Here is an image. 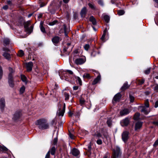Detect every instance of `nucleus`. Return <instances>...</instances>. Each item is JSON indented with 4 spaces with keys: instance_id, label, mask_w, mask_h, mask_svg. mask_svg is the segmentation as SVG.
<instances>
[{
    "instance_id": "f257e3e1",
    "label": "nucleus",
    "mask_w": 158,
    "mask_h": 158,
    "mask_svg": "<svg viewBox=\"0 0 158 158\" xmlns=\"http://www.w3.org/2000/svg\"><path fill=\"white\" fill-rule=\"evenodd\" d=\"M35 124L38 126V128L41 130H44L49 128L48 123L45 119H40L37 121Z\"/></svg>"
},
{
    "instance_id": "f03ea898",
    "label": "nucleus",
    "mask_w": 158,
    "mask_h": 158,
    "mask_svg": "<svg viewBox=\"0 0 158 158\" xmlns=\"http://www.w3.org/2000/svg\"><path fill=\"white\" fill-rule=\"evenodd\" d=\"M148 99H147L145 102L144 105L139 106L138 109L140 110V111L142 113L144 114L147 115L148 113Z\"/></svg>"
},
{
    "instance_id": "7ed1b4c3",
    "label": "nucleus",
    "mask_w": 158,
    "mask_h": 158,
    "mask_svg": "<svg viewBox=\"0 0 158 158\" xmlns=\"http://www.w3.org/2000/svg\"><path fill=\"white\" fill-rule=\"evenodd\" d=\"M22 113L20 110L16 111L13 115L12 119L14 122H17L19 121L22 117Z\"/></svg>"
},
{
    "instance_id": "20e7f679",
    "label": "nucleus",
    "mask_w": 158,
    "mask_h": 158,
    "mask_svg": "<svg viewBox=\"0 0 158 158\" xmlns=\"http://www.w3.org/2000/svg\"><path fill=\"white\" fill-rule=\"evenodd\" d=\"M121 155L120 149L118 148H116L115 150H113L111 158H118Z\"/></svg>"
},
{
    "instance_id": "39448f33",
    "label": "nucleus",
    "mask_w": 158,
    "mask_h": 158,
    "mask_svg": "<svg viewBox=\"0 0 158 158\" xmlns=\"http://www.w3.org/2000/svg\"><path fill=\"white\" fill-rule=\"evenodd\" d=\"M30 24V21H27L26 22H24L23 23L25 31L29 34H31L32 32L33 28V26H31L30 28L28 27Z\"/></svg>"
},
{
    "instance_id": "423d86ee",
    "label": "nucleus",
    "mask_w": 158,
    "mask_h": 158,
    "mask_svg": "<svg viewBox=\"0 0 158 158\" xmlns=\"http://www.w3.org/2000/svg\"><path fill=\"white\" fill-rule=\"evenodd\" d=\"M130 133L127 131H124L122 134V138L123 140L126 143L129 138Z\"/></svg>"
},
{
    "instance_id": "0eeeda50",
    "label": "nucleus",
    "mask_w": 158,
    "mask_h": 158,
    "mask_svg": "<svg viewBox=\"0 0 158 158\" xmlns=\"http://www.w3.org/2000/svg\"><path fill=\"white\" fill-rule=\"evenodd\" d=\"M62 105L60 103L58 104V108L59 112L58 113V115L59 116H63L64 115V113L65 110V103L64 104V106L62 110H61V107Z\"/></svg>"
},
{
    "instance_id": "6e6552de",
    "label": "nucleus",
    "mask_w": 158,
    "mask_h": 158,
    "mask_svg": "<svg viewBox=\"0 0 158 158\" xmlns=\"http://www.w3.org/2000/svg\"><path fill=\"white\" fill-rule=\"evenodd\" d=\"M130 123V119L128 118H126L122 120L121 122V124L123 127L127 126Z\"/></svg>"
},
{
    "instance_id": "1a4fd4ad",
    "label": "nucleus",
    "mask_w": 158,
    "mask_h": 158,
    "mask_svg": "<svg viewBox=\"0 0 158 158\" xmlns=\"http://www.w3.org/2000/svg\"><path fill=\"white\" fill-rule=\"evenodd\" d=\"M8 83L10 87L13 88L14 87L15 83L13 77H8Z\"/></svg>"
},
{
    "instance_id": "9d476101",
    "label": "nucleus",
    "mask_w": 158,
    "mask_h": 158,
    "mask_svg": "<svg viewBox=\"0 0 158 158\" xmlns=\"http://www.w3.org/2000/svg\"><path fill=\"white\" fill-rule=\"evenodd\" d=\"M122 96V95L120 93H118V94H116L114 96L113 98V102H119Z\"/></svg>"
},
{
    "instance_id": "9b49d317",
    "label": "nucleus",
    "mask_w": 158,
    "mask_h": 158,
    "mask_svg": "<svg viewBox=\"0 0 158 158\" xmlns=\"http://www.w3.org/2000/svg\"><path fill=\"white\" fill-rule=\"evenodd\" d=\"M27 71L28 72H31L32 70V68L33 66V63L32 62H30L26 63Z\"/></svg>"
},
{
    "instance_id": "f8f14e48",
    "label": "nucleus",
    "mask_w": 158,
    "mask_h": 158,
    "mask_svg": "<svg viewBox=\"0 0 158 158\" xmlns=\"http://www.w3.org/2000/svg\"><path fill=\"white\" fill-rule=\"evenodd\" d=\"M85 62V60L82 58H77L74 61L75 63L77 65L81 64Z\"/></svg>"
},
{
    "instance_id": "ddd939ff",
    "label": "nucleus",
    "mask_w": 158,
    "mask_h": 158,
    "mask_svg": "<svg viewBox=\"0 0 158 158\" xmlns=\"http://www.w3.org/2000/svg\"><path fill=\"white\" fill-rule=\"evenodd\" d=\"M5 106V99L3 98H2L0 100V108L2 111L4 110Z\"/></svg>"
},
{
    "instance_id": "4468645a",
    "label": "nucleus",
    "mask_w": 158,
    "mask_h": 158,
    "mask_svg": "<svg viewBox=\"0 0 158 158\" xmlns=\"http://www.w3.org/2000/svg\"><path fill=\"white\" fill-rule=\"evenodd\" d=\"M71 153L73 155L75 156H77L80 154L79 151L76 148H73L71 150Z\"/></svg>"
},
{
    "instance_id": "2eb2a0df",
    "label": "nucleus",
    "mask_w": 158,
    "mask_h": 158,
    "mask_svg": "<svg viewBox=\"0 0 158 158\" xmlns=\"http://www.w3.org/2000/svg\"><path fill=\"white\" fill-rule=\"evenodd\" d=\"M87 10L85 7H84L81 10L80 14L82 17H84L87 13Z\"/></svg>"
},
{
    "instance_id": "dca6fc26",
    "label": "nucleus",
    "mask_w": 158,
    "mask_h": 158,
    "mask_svg": "<svg viewBox=\"0 0 158 158\" xmlns=\"http://www.w3.org/2000/svg\"><path fill=\"white\" fill-rule=\"evenodd\" d=\"M142 125V123L140 122H137L136 123L135 125V130L137 131L141 128Z\"/></svg>"
},
{
    "instance_id": "f3484780",
    "label": "nucleus",
    "mask_w": 158,
    "mask_h": 158,
    "mask_svg": "<svg viewBox=\"0 0 158 158\" xmlns=\"http://www.w3.org/2000/svg\"><path fill=\"white\" fill-rule=\"evenodd\" d=\"M130 86V85H128L127 82H125L121 88V90L122 91H125L126 89H128Z\"/></svg>"
},
{
    "instance_id": "a211bd4d",
    "label": "nucleus",
    "mask_w": 158,
    "mask_h": 158,
    "mask_svg": "<svg viewBox=\"0 0 158 158\" xmlns=\"http://www.w3.org/2000/svg\"><path fill=\"white\" fill-rule=\"evenodd\" d=\"M60 39V38L59 36H56L52 38V41L54 44H57L59 42Z\"/></svg>"
},
{
    "instance_id": "6ab92c4d",
    "label": "nucleus",
    "mask_w": 158,
    "mask_h": 158,
    "mask_svg": "<svg viewBox=\"0 0 158 158\" xmlns=\"http://www.w3.org/2000/svg\"><path fill=\"white\" fill-rule=\"evenodd\" d=\"M129 113V110L128 109H125L120 111V114L121 116L127 114Z\"/></svg>"
},
{
    "instance_id": "aec40b11",
    "label": "nucleus",
    "mask_w": 158,
    "mask_h": 158,
    "mask_svg": "<svg viewBox=\"0 0 158 158\" xmlns=\"http://www.w3.org/2000/svg\"><path fill=\"white\" fill-rule=\"evenodd\" d=\"M89 21L92 22V24L94 25H97V21L96 19L93 16H91L89 19Z\"/></svg>"
},
{
    "instance_id": "412c9836",
    "label": "nucleus",
    "mask_w": 158,
    "mask_h": 158,
    "mask_svg": "<svg viewBox=\"0 0 158 158\" xmlns=\"http://www.w3.org/2000/svg\"><path fill=\"white\" fill-rule=\"evenodd\" d=\"M3 56L4 57L8 60H10L11 59V55H10L6 52H4L3 53Z\"/></svg>"
},
{
    "instance_id": "4be33fe9",
    "label": "nucleus",
    "mask_w": 158,
    "mask_h": 158,
    "mask_svg": "<svg viewBox=\"0 0 158 158\" xmlns=\"http://www.w3.org/2000/svg\"><path fill=\"white\" fill-rule=\"evenodd\" d=\"M140 114L139 112L136 113L134 115L133 119L137 121L139 120Z\"/></svg>"
},
{
    "instance_id": "5701e85b",
    "label": "nucleus",
    "mask_w": 158,
    "mask_h": 158,
    "mask_svg": "<svg viewBox=\"0 0 158 158\" xmlns=\"http://www.w3.org/2000/svg\"><path fill=\"white\" fill-rule=\"evenodd\" d=\"M8 69L9 71V73L8 77H13V73H15V71L12 68L10 67H9Z\"/></svg>"
},
{
    "instance_id": "b1692460",
    "label": "nucleus",
    "mask_w": 158,
    "mask_h": 158,
    "mask_svg": "<svg viewBox=\"0 0 158 158\" xmlns=\"http://www.w3.org/2000/svg\"><path fill=\"white\" fill-rule=\"evenodd\" d=\"M101 79V76L100 75H98L97 77L95 78L92 82V85H94L96 84Z\"/></svg>"
},
{
    "instance_id": "393cba45",
    "label": "nucleus",
    "mask_w": 158,
    "mask_h": 158,
    "mask_svg": "<svg viewBox=\"0 0 158 158\" xmlns=\"http://www.w3.org/2000/svg\"><path fill=\"white\" fill-rule=\"evenodd\" d=\"M3 43L4 45L5 46L8 45L10 43V40L8 38H5L3 39Z\"/></svg>"
},
{
    "instance_id": "a878e982",
    "label": "nucleus",
    "mask_w": 158,
    "mask_h": 158,
    "mask_svg": "<svg viewBox=\"0 0 158 158\" xmlns=\"http://www.w3.org/2000/svg\"><path fill=\"white\" fill-rule=\"evenodd\" d=\"M56 150V148L54 146H53L48 151L49 153L51 154L52 155H54L55 154Z\"/></svg>"
},
{
    "instance_id": "bb28decb",
    "label": "nucleus",
    "mask_w": 158,
    "mask_h": 158,
    "mask_svg": "<svg viewBox=\"0 0 158 158\" xmlns=\"http://www.w3.org/2000/svg\"><path fill=\"white\" fill-rule=\"evenodd\" d=\"M43 24L44 23L43 22L41 21L40 22V29L42 32L43 33H46L45 28L43 26Z\"/></svg>"
},
{
    "instance_id": "cd10ccee",
    "label": "nucleus",
    "mask_w": 158,
    "mask_h": 158,
    "mask_svg": "<svg viewBox=\"0 0 158 158\" xmlns=\"http://www.w3.org/2000/svg\"><path fill=\"white\" fill-rule=\"evenodd\" d=\"M8 151V149L3 145H0V151L6 152Z\"/></svg>"
},
{
    "instance_id": "c85d7f7f",
    "label": "nucleus",
    "mask_w": 158,
    "mask_h": 158,
    "mask_svg": "<svg viewBox=\"0 0 158 158\" xmlns=\"http://www.w3.org/2000/svg\"><path fill=\"white\" fill-rule=\"evenodd\" d=\"M91 143L88 145V149H87V152L88 153V156H89L91 154Z\"/></svg>"
},
{
    "instance_id": "c756f323",
    "label": "nucleus",
    "mask_w": 158,
    "mask_h": 158,
    "mask_svg": "<svg viewBox=\"0 0 158 158\" xmlns=\"http://www.w3.org/2000/svg\"><path fill=\"white\" fill-rule=\"evenodd\" d=\"M80 104L81 106L84 105L85 104V101L83 98L82 96H81V97L79 99Z\"/></svg>"
},
{
    "instance_id": "7c9ffc66",
    "label": "nucleus",
    "mask_w": 158,
    "mask_h": 158,
    "mask_svg": "<svg viewBox=\"0 0 158 158\" xmlns=\"http://www.w3.org/2000/svg\"><path fill=\"white\" fill-rule=\"evenodd\" d=\"M24 19L22 17H20L19 21H18V25L22 26V24L24 23Z\"/></svg>"
},
{
    "instance_id": "2f4dec72",
    "label": "nucleus",
    "mask_w": 158,
    "mask_h": 158,
    "mask_svg": "<svg viewBox=\"0 0 158 158\" xmlns=\"http://www.w3.org/2000/svg\"><path fill=\"white\" fill-rule=\"evenodd\" d=\"M112 121L111 120V118H109L107 119V120L106 122V123L107 124L108 127H111L112 123Z\"/></svg>"
},
{
    "instance_id": "473e14b6",
    "label": "nucleus",
    "mask_w": 158,
    "mask_h": 158,
    "mask_svg": "<svg viewBox=\"0 0 158 158\" xmlns=\"http://www.w3.org/2000/svg\"><path fill=\"white\" fill-rule=\"evenodd\" d=\"M103 19L106 22L108 23L110 20V17L108 15H105L103 17Z\"/></svg>"
},
{
    "instance_id": "72a5a7b5",
    "label": "nucleus",
    "mask_w": 158,
    "mask_h": 158,
    "mask_svg": "<svg viewBox=\"0 0 158 158\" xmlns=\"http://www.w3.org/2000/svg\"><path fill=\"white\" fill-rule=\"evenodd\" d=\"M24 55L23 51L21 50H19L17 54V55L20 57H22Z\"/></svg>"
},
{
    "instance_id": "f704fd0d",
    "label": "nucleus",
    "mask_w": 158,
    "mask_h": 158,
    "mask_svg": "<svg viewBox=\"0 0 158 158\" xmlns=\"http://www.w3.org/2000/svg\"><path fill=\"white\" fill-rule=\"evenodd\" d=\"M117 13L119 15H122L124 14L125 11L123 10H117Z\"/></svg>"
},
{
    "instance_id": "c9c22d12",
    "label": "nucleus",
    "mask_w": 158,
    "mask_h": 158,
    "mask_svg": "<svg viewBox=\"0 0 158 158\" xmlns=\"http://www.w3.org/2000/svg\"><path fill=\"white\" fill-rule=\"evenodd\" d=\"M21 79L24 82L27 83V78L26 76L23 75H21Z\"/></svg>"
},
{
    "instance_id": "e433bc0d",
    "label": "nucleus",
    "mask_w": 158,
    "mask_h": 158,
    "mask_svg": "<svg viewBox=\"0 0 158 158\" xmlns=\"http://www.w3.org/2000/svg\"><path fill=\"white\" fill-rule=\"evenodd\" d=\"M102 131V133L103 136L105 138H107L108 137V135L107 134L106 132V133L104 131V128H102L101 129Z\"/></svg>"
},
{
    "instance_id": "4c0bfd02",
    "label": "nucleus",
    "mask_w": 158,
    "mask_h": 158,
    "mask_svg": "<svg viewBox=\"0 0 158 158\" xmlns=\"http://www.w3.org/2000/svg\"><path fill=\"white\" fill-rule=\"evenodd\" d=\"M72 50V48H70V49H69V50H67L66 49V48H65V47H64L63 48V51L64 52H68V54H69V52H71Z\"/></svg>"
},
{
    "instance_id": "58836bf2",
    "label": "nucleus",
    "mask_w": 158,
    "mask_h": 158,
    "mask_svg": "<svg viewBox=\"0 0 158 158\" xmlns=\"http://www.w3.org/2000/svg\"><path fill=\"white\" fill-rule=\"evenodd\" d=\"M64 95L65 98V100L66 101L69 99V94L66 92H64Z\"/></svg>"
},
{
    "instance_id": "ea45409f",
    "label": "nucleus",
    "mask_w": 158,
    "mask_h": 158,
    "mask_svg": "<svg viewBox=\"0 0 158 158\" xmlns=\"http://www.w3.org/2000/svg\"><path fill=\"white\" fill-rule=\"evenodd\" d=\"M83 77L84 78H86L87 79H89L91 78V77L90 76L89 74V73H85L83 75Z\"/></svg>"
},
{
    "instance_id": "a19ab883",
    "label": "nucleus",
    "mask_w": 158,
    "mask_h": 158,
    "mask_svg": "<svg viewBox=\"0 0 158 158\" xmlns=\"http://www.w3.org/2000/svg\"><path fill=\"white\" fill-rule=\"evenodd\" d=\"M58 142V138L57 137H56L54 138L53 141V143L52 144V145H57V143Z\"/></svg>"
},
{
    "instance_id": "79ce46f5",
    "label": "nucleus",
    "mask_w": 158,
    "mask_h": 158,
    "mask_svg": "<svg viewBox=\"0 0 158 158\" xmlns=\"http://www.w3.org/2000/svg\"><path fill=\"white\" fill-rule=\"evenodd\" d=\"M25 88L24 86H22L20 89L19 92L20 94H23L25 90Z\"/></svg>"
},
{
    "instance_id": "37998d69",
    "label": "nucleus",
    "mask_w": 158,
    "mask_h": 158,
    "mask_svg": "<svg viewBox=\"0 0 158 158\" xmlns=\"http://www.w3.org/2000/svg\"><path fill=\"white\" fill-rule=\"evenodd\" d=\"M129 99L131 102L132 103L134 101L135 98L134 96L129 94Z\"/></svg>"
},
{
    "instance_id": "c03bdc74",
    "label": "nucleus",
    "mask_w": 158,
    "mask_h": 158,
    "mask_svg": "<svg viewBox=\"0 0 158 158\" xmlns=\"http://www.w3.org/2000/svg\"><path fill=\"white\" fill-rule=\"evenodd\" d=\"M3 74V71L2 69V66L0 65V80H1L2 78Z\"/></svg>"
},
{
    "instance_id": "a18cd8bd",
    "label": "nucleus",
    "mask_w": 158,
    "mask_h": 158,
    "mask_svg": "<svg viewBox=\"0 0 158 158\" xmlns=\"http://www.w3.org/2000/svg\"><path fill=\"white\" fill-rule=\"evenodd\" d=\"M144 82V80L143 79H142V80H138V83L139 85H142L143 84Z\"/></svg>"
},
{
    "instance_id": "49530a36",
    "label": "nucleus",
    "mask_w": 158,
    "mask_h": 158,
    "mask_svg": "<svg viewBox=\"0 0 158 158\" xmlns=\"http://www.w3.org/2000/svg\"><path fill=\"white\" fill-rule=\"evenodd\" d=\"M84 48L85 50L87 51L89 48V44H86L84 46Z\"/></svg>"
},
{
    "instance_id": "de8ad7c7",
    "label": "nucleus",
    "mask_w": 158,
    "mask_h": 158,
    "mask_svg": "<svg viewBox=\"0 0 158 158\" xmlns=\"http://www.w3.org/2000/svg\"><path fill=\"white\" fill-rule=\"evenodd\" d=\"M88 6H89V7L91 8L92 9H95V8L94 6V4H92L91 3H89L88 4Z\"/></svg>"
},
{
    "instance_id": "09e8293b",
    "label": "nucleus",
    "mask_w": 158,
    "mask_h": 158,
    "mask_svg": "<svg viewBox=\"0 0 158 158\" xmlns=\"http://www.w3.org/2000/svg\"><path fill=\"white\" fill-rule=\"evenodd\" d=\"M58 22V21L56 20H54L52 22L49 23V25L52 26L56 24Z\"/></svg>"
},
{
    "instance_id": "8fccbe9b",
    "label": "nucleus",
    "mask_w": 158,
    "mask_h": 158,
    "mask_svg": "<svg viewBox=\"0 0 158 158\" xmlns=\"http://www.w3.org/2000/svg\"><path fill=\"white\" fill-rule=\"evenodd\" d=\"M77 80L78 81L79 85H82V81L80 78L79 77H77Z\"/></svg>"
},
{
    "instance_id": "3c124183",
    "label": "nucleus",
    "mask_w": 158,
    "mask_h": 158,
    "mask_svg": "<svg viewBox=\"0 0 158 158\" xmlns=\"http://www.w3.org/2000/svg\"><path fill=\"white\" fill-rule=\"evenodd\" d=\"M97 137L98 138H103L102 137V135L101 133H100V132H97Z\"/></svg>"
},
{
    "instance_id": "603ef678",
    "label": "nucleus",
    "mask_w": 158,
    "mask_h": 158,
    "mask_svg": "<svg viewBox=\"0 0 158 158\" xmlns=\"http://www.w3.org/2000/svg\"><path fill=\"white\" fill-rule=\"evenodd\" d=\"M73 18L74 19H76L78 18V14L77 12H75L73 15Z\"/></svg>"
},
{
    "instance_id": "864d4df0",
    "label": "nucleus",
    "mask_w": 158,
    "mask_h": 158,
    "mask_svg": "<svg viewBox=\"0 0 158 158\" xmlns=\"http://www.w3.org/2000/svg\"><path fill=\"white\" fill-rule=\"evenodd\" d=\"M97 143L99 145H101L102 144V141L100 139H98L96 141Z\"/></svg>"
},
{
    "instance_id": "5fc2aeb1",
    "label": "nucleus",
    "mask_w": 158,
    "mask_h": 158,
    "mask_svg": "<svg viewBox=\"0 0 158 158\" xmlns=\"http://www.w3.org/2000/svg\"><path fill=\"white\" fill-rule=\"evenodd\" d=\"M154 90L156 92H158V84L155 85L154 88Z\"/></svg>"
},
{
    "instance_id": "6e6d98bb",
    "label": "nucleus",
    "mask_w": 158,
    "mask_h": 158,
    "mask_svg": "<svg viewBox=\"0 0 158 158\" xmlns=\"http://www.w3.org/2000/svg\"><path fill=\"white\" fill-rule=\"evenodd\" d=\"M158 145V139L153 144V146L156 147Z\"/></svg>"
},
{
    "instance_id": "4d7b16f0",
    "label": "nucleus",
    "mask_w": 158,
    "mask_h": 158,
    "mask_svg": "<svg viewBox=\"0 0 158 158\" xmlns=\"http://www.w3.org/2000/svg\"><path fill=\"white\" fill-rule=\"evenodd\" d=\"M69 136L71 139H74V135L71 134L70 132L69 133Z\"/></svg>"
},
{
    "instance_id": "13d9d810",
    "label": "nucleus",
    "mask_w": 158,
    "mask_h": 158,
    "mask_svg": "<svg viewBox=\"0 0 158 158\" xmlns=\"http://www.w3.org/2000/svg\"><path fill=\"white\" fill-rule=\"evenodd\" d=\"M50 153H49V152H48L47 154H46V156L45 157V158H50Z\"/></svg>"
},
{
    "instance_id": "bf43d9fd",
    "label": "nucleus",
    "mask_w": 158,
    "mask_h": 158,
    "mask_svg": "<svg viewBox=\"0 0 158 158\" xmlns=\"http://www.w3.org/2000/svg\"><path fill=\"white\" fill-rule=\"evenodd\" d=\"M8 8V6L7 5L4 6L2 7V9L4 10H6Z\"/></svg>"
},
{
    "instance_id": "052dcab7",
    "label": "nucleus",
    "mask_w": 158,
    "mask_h": 158,
    "mask_svg": "<svg viewBox=\"0 0 158 158\" xmlns=\"http://www.w3.org/2000/svg\"><path fill=\"white\" fill-rule=\"evenodd\" d=\"M80 113L79 111L76 112L75 113V116L78 117V118L80 115Z\"/></svg>"
},
{
    "instance_id": "680f3d73",
    "label": "nucleus",
    "mask_w": 158,
    "mask_h": 158,
    "mask_svg": "<svg viewBox=\"0 0 158 158\" xmlns=\"http://www.w3.org/2000/svg\"><path fill=\"white\" fill-rule=\"evenodd\" d=\"M98 2L99 4H100L102 6L103 5V1L102 0H99Z\"/></svg>"
},
{
    "instance_id": "e2e57ef3",
    "label": "nucleus",
    "mask_w": 158,
    "mask_h": 158,
    "mask_svg": "<svg viewBox=\"0 0 158 158\" xmlns=\"http://www.w3.org/2000/svg\"><path fill=\"white\" fill-rule=\"evenodd\" d=\"M7 3L8 5H10V6L12 5L11 1L10 0L7 1Z\"/></svg>"
},
{
    "instance_id": "0e129e2a",
    "label": "nucleus",
    "mask_w": 158,
    "mask_h": 158,
    "mask_svg": "<svg viewBox=\"0 0 158 158\" xmlns=\"http://www.w3.org/2000/svg\"><path fill=\"white\" fill-rule=\"evenodd\" d=\"M106 35H104V34H103L102 37H101V39L102 40V41H104V39H105V37L106 36Z\"/></svg>"
},
{
    "instance_id": "69168bd1",
    "label": "nucleus",
    "mask_w": 158,
    "mask_h": 158,
    "mask_svg": "<svg viewBox=\"0 0 158 158\" xmlns=\"http://www.w3.org/2000/svg\"><path fill=\"white\" fill-rule=\"evenodd\" d=\"M66 72L68 73L69 74L72 75L73 74V72L70 70H66Z\"/></svg>"
},
{
    "instance_id": "338daca9",
    "label": "nucleus",
    "mask_w": 158,
    "mask_h": 158,
    "mask_svg": "<svg viewBox=\"0 0 158 158\" xmlns=\"http://www.w3.org/2000/svg\"><path fill=\"white\" fill-rule=\"evenodd\" d=\"M154 107L155 108H157L158 107V101H156Z\"/></svg>"
},
{
    "instance_id": "774afa93",
    "label": "nucleus",
    "mask_w": 158,
    "mask_h": 158,
    "mask_svg": "<svg viewBox=\"0 0 158 158\" xmlns=\"http://www.w3.org/2000/svg\"><path fill=\"white\" fill-rule=\"evenodd\" d=\"M56 119H53L51 122V124L52 125H53L54 123L56 122Z\"/></svg>"
}]
</instances>
